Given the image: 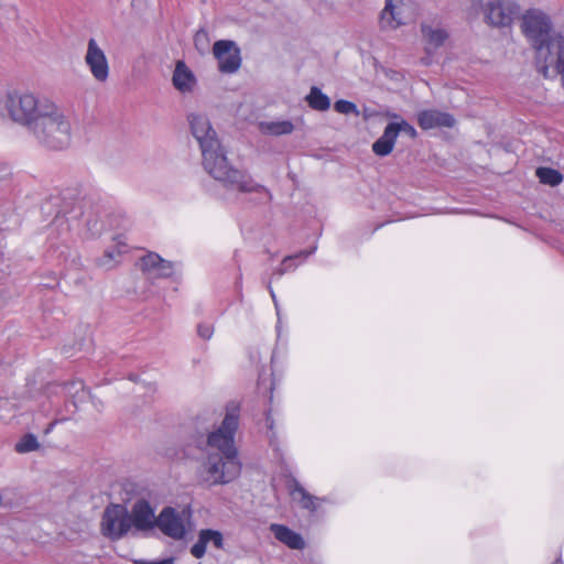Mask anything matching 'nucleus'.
Returning <instances> with one entry per match:
<instances>
[{"label": "nucleus", "mask_w": 564, "mask_h": 564, "mask_svg": "<svg viewBox=\"0 0 564 564\" xmlns=\"http://www.w3.org/2000/svg\"><path fill=\"white\" fill-rule=\"evenodd\" d=\"M40 447L37 438L33 434L24 435L17 444L15 451L20 454L30 453Z\"/></svg>", "instance_id": "nucleus-28"}, {"label": "nucleus", "mask_w": 564, "mask_h": 564, "mask_svg": "<svg viewBox=\"0 0 564 564\" xmlns=\"http://www.w3.org/2000/svg\"><path fill=\"white\" fill-rule=\"evenodd\" d=\"M140 269L150 279H166L174 273V263L155 252H149L140 259Z\"/></svg>", "instance_id": "nucleus-12"}, {"label": "nucleus", "mask_w": 564, "mask_h": 564, "mask_svg": "<svg viewBox=\"0 0 564 564\" xmlns=\"http://www.w3.org/2000/svg\"><path fill=\"white\" fill-rule=\"evenodd\" d=\"M536 176L542 184L550 186H556L563 181V175L552 167H538Z\"/></svg>", "instance_id": "nucleus-25"}, {"label": "nucleus", "mask_w": 564, "mask_h": 564, "mask_svg": "<svg viewBox=\"0 0 564 564\" xmlns=\"http://www.w3.org/2000/svg\"><path fill=\"white\" fill-rule=\"evenodd\" d=\"M172 82L178 91L187 94L194 90L196 77L184 61H177L173 72Z\"/></svg>", "instance_id": "nucleus-16"}, {"label": "nucleus", "mask_w": 564, "mask_h": 564, "mask_svg": "<svg viewBox=\"0 0 564 564\" xmlns=\"http://www.w3.org/2000/svg\"><path fill=\"white\" fill-rule=\"evenodd\" d=\"M334 109L338 113H343V115H350V113L359 115V110H358L357 106L349 100H344V99L337 100L334 104Z\"/></svg>", "instance_id": "nucleus-29"}, {"label": "nucleus", "mask_w": 564, "mask_h": 564, "mask_svg": "<svg viewBox=\"0 0 564 564\" xmlns=\"http://www.w3.org/2000/svg\"><path fill=\"white\" fill-rule=\"evenodd\" d=\"M397 129L394 124L388 123L382 135L372 144V151L379 156H386L393 150L397 140Z\"/></svg>", "instance_id": "nucleus-20"}, {"label": "nucleus", "mask_w": 564, "mask_h": 564, "mask_svg": "<svg viewBox=\"0 0 564 564\" xmlns=\"http://www.w3.org/2000/svg\"><path fill=\"white\" fill-rule=\"evenodd\" d=\"M51 101L47 98H39L29 91L13 90L6 96L4 109L13 122L25 127L30 131L41 117L43 107Z\"/></svg>", "instance_id": "nucleus-5"}, {"label": "nucleus", "mask_w": 564, "mask_h": 564, "mask_svg": "<svg viewBox=\"0 0 564 564\" xmlns=\"http://www.w3.org/2000/svg\"><path fill=\"white\" fill-rule=\"evenodd\" d=\"M271 446H274V441L271 438L270 441Z\"/></svg>", "instance_id": "nucleus-38"}, {"label": "nucleus", "mask_w": 564, "mask_h": 564, "mask_svg": "<svg viewBox=\"0 0 564 564\" xmlns=\"http://www.w3.org/2000/svg\"><path fill=\"white\" fill-rule=\"evenodd\" d=\"M213 53L218 61V69L224 74L236 73L241 66L240 48L234 41L219 40L213 45Z\"/></svg>", "instance_id": "nucleus-9"}, {"label": "nucleus", "mask_w": 564, "mask_h": 564, "mask_svg": "<svg viewBox=\"0 0 564 564\" xmlns=\"http://www.w3.org/2000/svg\"><path fill=\"white\" fill-rule=\"evenodd\" d=\"M289 490L292 498L297 500L302 508L310 511H315L317 509V506L315 505L316 497L308 494L296 479H292L289 485Z\"/></svg>", "instance_id": "nucleus-21"}, {"label": "nucleus", "mask_w": 564, "mask_h": 564, "mask_svg": "<svg viewBox=\"0 0 564 564\" xmlns=\"http://www.w3.org/2000/svg\"><path fill=\"white\" fill-rule=\"evenodd\" d=\"M197 335L205 340H209L214 335V326L209 323H200L197 325Z\"/></svg>", "instance_id": "nucleus-31"}, {"label": "nucleus", "mask_w": 564, "mask_h": 564, "mask_svg": "<svg viewBox=\"0 0 564 564\" xmlns=\"http://www.w3.org/2000/svg\"><path fill=\"white\" fill-rule=\"evenodd\" d=\"M305 100L312 109L317 111H326L330 107L329 97L316 86L311 87Z\"/></svg>", "instance_id": "nucleus-23"}, {"label": "nucleus", "mask_w": 564, "mask_h": 564, "mask_svg": "<svg viewBox=\"0 0 564 564\" xmlns=\"http://www.w3.org/2000/svg\"><path fill=\"white\" fill-rule=\"evenodd\" d=\"M519 6L513 0H492L482 6L487 23L494 26H508L519 13Z\"/></svg>", "instance_id": "nucleus-8"}, {"label": "nucleus", "mask_w": 564, "mask_h": 564, "mask_svg": "<svg viewBox=\"0 0 564 564\" xmlns=\"http://www.w3.org/2000/svg\"><path fill=\"white\" fill-rule=\"evenodd\" d=\"M203 40H207V33L205 31L200 30L195 34V37H194L195 44L198 45V43Z\"/></svg>", "instance_id": "nucleus-35"}, {"label": "nucleus", "mask_w": 564, "mask_h": 564, "mask_svg": "<svg viewBox=\"0 0 564 564\" xmlns=\"http://www.w3.org/2000/svg\"><path fill=\"white\" fill-rule=\"evenodd\" d=\"M417 122L422 129L427 130L436 127L452 128L455 124V119L447 112L425 110L419 113Z\"/></svg>", "instance_id": "nucleus-18"}, {"label": "nucleus", "mask_w": 564, "mask_h": 564, "mask_svg": "<svg viewBox=\"0 0 564 564\" xmlns=\"http://www.w3.org/2000/svg\"><path fill=\"white\" fill-rule=\"evenodd\" d=\"M260 130L269 135L291 134L294 131V124L290 120L264 121L260 123Z\"/></svg>", "instance_id": "nucleus-22"}, {"label": "nucleus", "mask_w": 564, "mask_h": 564, "mask_svg": "<svg viewBox=\"0 0 564 564\" xmlns=\"http://www.w3.org/2000/svg\"><path fill=\"white\" fill-rule=\"evenodd\" d=\"M390 123L394 124V127L397 129V135H399L400 133H405L412 139H414L416 137V130L408 121L401 120L400 122H390Z\"/></svg>", "instance_id": "nucleus-30"}, {"label": "nucleus", "mask_w": 564, "mask_h": 564, "mask_svg": "<svg viewBox=\"0 0 564 564\" xmlns=\"http://www.w3.org/2000/svg\"><path fill=\"white\" fill-rule=\"evenodd\" d=\"M521 29L535 51V63L545 62L558 33H552V21L539 9H530L522 17Z\"/></svg>", "instance_id": "nucleus-4"}, {"label": "nucleus", "mask_w": 564, "mask_h": 564, "mask_svg": "<svg viewBox=\"0 0 564 564\" xmlns=\"http://www.w3.org/2000/svg\"><path fill=\"white\" fill-rule=\"evenodd\" d=\"M192 512L189 509L177 510L164 507L158 516L156 528L166 536L180 541L188 532Z\"/></svg>", "instance_id": "nucleus-6"}, {"label": "nucleus", "mask_w": 564, "mask_h": 564, "mask_svg": "<svg viewBox=\"0 0 564 564\" xmlns=\"http://www.w3.org/2000/svg\"><path fill=\"white\" fill-rule=\"evenodd\" d=\"M130 513L122 505L108 506L101 518V532L111 540H119L131 530Z\"/></svg>", "instance_id": "nucleus-7"}, {"label": "nucleus", "mask_w": 564, "mask_h": 564, "mask_svg": "<svg viewBox=\"0 0 564 564\" xmlns=\"http://www.w3.org/2000/svg\"><path fill=\"white\" fill-rule=\"evenodd\" d=\"M129 513L131 527L135 531H150L156 527L158 517H155L154 509L145 499L137 500Z\"/></svg>", "instance_id": "nucleus-13"}, {"label": "nucleus", "mask_w": 564, "mask_h": 564, "mask_svg": "<svg viewBox=\"0 0 564 564\" xmlns=\"http://www.w3.org/2000/svg\"><path fill=\"white\" fill-rule=\"evenodd\" d=\"M65 420H66V419H56V420L52 421V422L47 425V427L45 429L44 433H45V434H50V433L53 431V429H54L58 423H62V422H64Z\"/></svg>", "instance_id": "nucleus-34"}, {"label": "nucleus", "mask_w": 564, "mask_h": 564, "mask_svg": "<svg viewBox=\"0 0 564 564\" xmlns=\"http://www.w3.org/2000/svg\"><path fill=\"white\" fill-rule=\"evenodd\" d=\"M121 251L119 249L106 250L105 253L97 260V265L110 270L117 265Z\"/></svg>", "instance_id": "nucleus-27"}, {"label": "nucleus", "mask_w": 564, "mask_h": 564, "mask_svg": "<svg viewBox=\"0 0 564 564\" xmlns=\"http://www.w3.org/2000/svg\"><path fill=\"white\" fill-rule=\"evenodd\" d=\"M65 392L73 398V403L76 405V401H82L86 397L85 386L82 380H73L66 382L63 386Z\"/></svg>", "instance_id": "nucleus-26"}, {"label": "nucleus", "mask_w": 564, "mask_h": 564, "mask_svg": "<svg viewBox=\"0 0 564 564\" xmlns=\"http://www.w3.org/2000/svg\"><path fill=\"white\" fill-rule=\"evenodd\" d=\"M401 1L402 0H386L379 20L381 30H395L404 24L398 6Z\"/></svg>", "instance_id": "nucleus-17"}, {"label": "nucleus", "mask_w": 564, "mask_h": 564, "mask_svg": "<svg viewBox=\"0 0 564 564\" xmlns=\"http://www.w3.org/2000/svg\"><path fill=\"white\" fill-rule=\"evenodd\" d=\"M270 531L274 538L292 550H302L305 546L302 535L284 524L272 523Z\"/></svg>", "instance_id": "nucleus-19"}, {"label": "nucleus", "mask_w": 564, "mask_h": 564, "mask_svg": "<svg viewBox=\"0 0 564 564\" xmlns=\"http://www.w3.org/2000/svg\"><path fill=\"white\" fill-rule=\"evenodd\" d=\"M239 416V404L230 402L226 406L225 417L217 430L210 432L206 438L202 433L193 437L195 447L203 449L207 445L210 449H217L216 453H208L202 473V480L209 486L228 484L240 474L241 464L235 446Z\"/></svg>", "instance_id": "nucleus-1"}, {"label": "nucleus", "mask_w": 564, "mask_h": 564, "mask_svg": "<svg viewBox=\"0 0 564 564\" xmlns=\"http://www.w3.org/2000/svg\"><path fill=\"white\" fill-rule=\"evenodd\" d=\"M133 564H174V558L173 557H166V558H163V560L152 561V562L134 561Z\"/></svg>", "instance_id": "nucleus-33"}, {"label": "nucleus", "mask_w": 564, "mask_h": 564, "mask_svg": "<svg viewBox=\"0 0 564 564\" xmlns=\"http://www.w3.org/2000/svg\"><path fill=\"white\" fill-rule=\"evenodd\" d=\"M267 423H268L269 429L272 430L273 429V421L271 419V411H268V413H267Z\"/></svg>", "instance_id": "nucleus-36"}, {"label": "nucleus", "mask_w": 564, "mask_h": 564, "mask_svg": "<svg viewBox=\"0 0 564 564\" xmlns=\"http://www.w3.org/2000/svg\"><path fill=\"white\" fill-rule=\"evenodd\" d=\"M85 63L95 80L106 83L109 78V64L105 52L99 47L95 39L87 44Z\"/></svg>", "instance_id": "nucleus-10"}, {"label": "nucleus", "mask_w": 564, "mask_h": 564, "mask_svg": "<svg viewBox=\"0 0 564 564\" xmlns=\"http://www.w3.org/2000/svg\"><path fill=\"white\" fill-rule=\"evenodd\" d=\"M421 33L425 44V52L432 54L440 48L448 39V32L438 25H432L426 22L421 23Z\"/></svg>", "instance_id": "nucleus-15"}, {"label": "nucleus", "mask_w": 564, "mask_h": 564, "mask_svg": "<svg viewBox=\"0 0 564 564\" xmlns=\"http://www.w3.org/2000/svg\"><path fill=\"white\" fill-rule=\"evenodd\" d=\"M267 289L268 291L270 292V295L272 297V301L274 303V306H275V311H276V315H278V318L280 319V307H279V303H278V300H276V295L273 291V288H272V283L271 281L268 282L267 284Z\"/></svg>", "instance_id": "nucleus-32"}, {"label": "nucleus", "mask_w": 564, "mask_h": 564, "mask_svg": "<svg viewBox=\"0 0 564 564\" xmlns=\"http://www.w3.org/2000/svg\"><path fill=\"white\" fill-rule=\"evenodd\" d=\"M553 564H562V562L560 560H557Z\"/></svg>", "instance_id": "nucleus-37"}, {"label": "nucleus", "mask_w": 564, "mask_h": 564, "mask_svg": "<svg viewBox=\"0 0 564 564\" xmlns=\"http://www.w3.org/2000/svg\"><path fill=\"white\" fill-rule=\"evenodd\" d=\"M315 249L316 248H313L310 251H300L296 254L286 256L282 260L281 265L275 269L273 274L280 278V276L284 275L285 273L294 271L299 265L295 261L300 258L305 260L308 256H311L315 251Z\"/></svg>", "instance_id": "nucleus-24"}, {"label": "nucleus", "mask_w": 564, "mask_h": 564, "mask_svg": "<svg viewBox=\"0 0 564 564\" xmlns=\"http://www.w3.org/2000/svg\"><path fill=\"white\" fill-rule=\"evenodd\" d=\"M29 132L42 147L50 150H64L72 141L70 120L54 101L43 107L41 117Z\"/></svg>", "instance_id": "nucleus-3"}, {"label": "nucleus", "mask_w": 564, "mask_h": 564, "mask_svg": "<svg viewBox=\"0 0 564 564\" xmlns=\"http://www.w3.org/2000/svg\"><path fill=\"white\" fill-rule=\"evenodd\" d=\"M538 70L545 77H550V69L553 68L556 75L561 76V82L564 87V35L557 34L553 42V47L550 50V56L545 62L539 61L535 63Z\"/></svg>", "instance_id": "nucleus-11"}, {"label": "nucleus", "mask_w": 564, "mask_h": 564, "mask_svg": "<svg viewBox=\"0 0 564 564\" xmlns=\"http://www.w3.org/2000/svg\"><path fill=\"white\" fill-rule=\"evenodd\" d=\"M208 544H212L217 550H223V533L214 529H202L198 532L197 541L191 547V554L197 560L203 558L206 554Z\"/></svg>", "instance_id": "nucleus-14"}, {"label": "nucleus", "mask_w": 564, "mask_h": 564, "mask_svg": "<svg viewBox=\"0 0 564 564\" xmlns=\"http://www.w3.org/2000/svg\"><path fill=\"white\" fill-rule=\"evenodd\" d=\"M191 132L202 152L204 170L229 191L239 193L267 192L250 175L230 165L216 130L204 113H189L187 117Z\"/></svg>", "instance_id": "nucleus-2"}]
</instances>
